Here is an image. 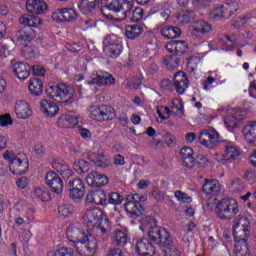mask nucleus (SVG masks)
Here are the masks:
<instances>
[{
    "label": "nucleus",
    "instance_id": "nucleus-50",
    "mask_svg": "<svg viewBox=\"0 0 256 256\" xmlns=\"http://www.w3.org/2000/svg\"><path fill=\"white\" fill-rule=\"evenodd\" d=\"M234 227L251 229V222H249V218L242 216L236 221Z\"/></svg>",
    "mask_w": 256,
    "mask_h": 256
},
{
    "label": "nucleus",
    "instance_id": "nucleus-29",
    "mask_svg": "<svg viewBox=\"0 0 256 256\" xmlns=\"http://www.w3.org/2000/svg\"><path fill=\"white\" fill-rule=\"evenodd\" d=\"M40 109L46 117H55V115H59V106L55 102L47 99L40 102Z\"/></svg>",
    "mask_w": 256,
    "mask_h": 256
},
{
    "label": "nucleus",
    "instance_id": "nucleus-13",
    "mask_svg": "<svg viewBox=\"0 0 256 256\" xmlns=\"http://www.w3.org/2000/svg\"><path fill=\"white\" fill-rule=\"evenodd\" d=\"M70 199H83L85 197V184L83 180L77 178L70 180L67 185Z\"/></svg>",
    "mask_w": 256,
    "mask_h": 256
},
{
    "label": "nucleus",
    "instance_id": "nucleus-7",
    "mask_svg": "<svg viewBox=\"0 0 256 256\" xmlns=\"http://www.w3.org/2000/svg\"><path fill=\"white\" fill-rule=\"evenodd\" d=\"M239 213V204L233 198H224L216 206V215L222 221L233 219Z\"/></svg>",
    "mask_w": 256,
    "mask_h": 256
},
{
    "label": "nucleus",
    "instance_id": "nucleus-6",
    "mask_svg": "<svg viewBox=\"0 0 256 256\" xmlns=\"http://www.w3.org/2000/svg\"><path fill=\"white\" fill-rule=\"evenodd\" d=\"M84 221L87 227H96L102 235H107V231H109V220H103V211L97 208L87 210L84 214Z\"/></svg>",
    "mask_w": 256,
    "mask_h": 256
},
{
    "label": "nucleus",
    "instance_id": "nucleus-51",
    "mask_svg": "<svg viewBox=\"0 0 256 256\" xmlns=\"http://www.w3.org/2000/svg\"><path fill=\"white\" fill-rule=\"evenodd\" d=\"M160 88L164 93H172L173 92V83L171 80L164 78L160 83Z\"/></svg>",
    "mask_w": 256,
    "mask_h": 256
},
{
    "label": "nucleus",
    "instance_id": "nucleus-52",
    "mask_svg": "<svg viewBox=\"0 0 256 256\" xmlns=\"http://www.w3.org/2000/svg\"><path fill=\"white\" fill-rule=\"evenodd\" d=\"M174 195H175L176 199H178V201H180L181 203H191V201H193L191 196H189L186 193L179 191V190L176 191Z\"/></svg>",
    "mask_w": 256,
    "mask_h": 256
},
{
    "label": "nucleus",
    "instance_id": "nucleus-56",
    "mask_svg": "<svg viewBox=\"0 0 256 256\" xmlns=\"http://www.w3.org/2000/svg\"><path fill=\"white\" fill-rule=\"evenodd\" d=\"M0 125L1 127H7V125H13V120L11 119V115L6 114L0 116Z\"/></svg>",
    "mask_w": 256,
    "mask_h": 256
},
{
    "label": "nucleus",
    "instance_id": "nucleus-54",
    "mask_svg": "<svg viewBox=\"0 0 256 256\" xmlns=\"http://www.w3.org/2000/svg\"><path fill=\"white\" fill-rule=\"evenodd\" d=\"M85 1L87 2L86 7L88 11H93V9H95V6L97 5V3H99L100 0H81V4H79L78 7H83Z\"/></svg>",
    "mask_w": 256,
    "mask_h": 256
},
{
    "label": "nucleus",
    "instance_id": "nucleus-43",
    "mask_svg": "<svg viewBox=\"0 0 256 256\" xmlns=\"http://www.w3.org/2000/svg\"><path fill=\"white\" fill-rule=\"evenodd\" d=\"M180 60L175 55H166L164 57V64L168 69H175L179 67Z\"/></svg>",
    "mask_w": 256,
    "mask_h": 256
},
{
    "label": "nucleus",
    "instance_id": "nucleus-48",
    "mask_svg": "<svg viewBox=\"0 0 256 256\" xmlns=\"http://www.w3.org/2000/svg\"><path fill=\"white\" fill-rule=\"evenodd\" d=\"M247 23V16L241 15V16H235V18L232 20V27L235 29H241V27H245V24Z\"/></svg>",
    "mask_w": 256,
    "mask_h": 256
},
{
    "label": "nucleus",
    "instance_id": "nucleus-45",
    "mask_svg": "<svg viewBox=\"0 0 256 256\" xmlns=\"http://www.w3.org/2000/svg\"><path fill=\"white\" fill-rule=\"evenodd\" d=\"M107 199V204L110 205H121L123 203V196L117 192L109 193Z\"/></svg>",
    "mask_w": 256,
    "mask_h": 256
},
{
    "label": "nucleus",
    "instance_id": "nucleus-3",
    "mask_svg": "<svg viewBox=\"0 0 256 256\" xmlns=\"http://www.w3.org/2000/svg\"><path fill=\"white\" fill-rule=\"evenodd\" d=\"M19 23L24 27L16 33V41L18 43H27L35 37V30L31 27L37 28L43 20L39 16L24 14L19 18Z\"/></svg>",
    "mask_w": 256,
    "mask_h": 256
},
{
    "label": "nucleus",
    "instance_id": "nucleus-10",
    "mask_svg": "<svg viewBox=\"0 0 256 256\" xmlns=\"http://www.w3.org/2000/svg\"><path fill=\"white\" fill-rule=\"evenodd\" d=\"M90 119L103 123L115 119V110L109 105L93 106L90 110Z\"/></svg>",
    "mask_w": 256,
    "mask_h": 256
},
{
    "label": "nucleus",
    "instance_id": "nucleus-63",
    "mask_svg": "<svg viewBox=\"0 0 256 256\" xmlns=\"http://www.w3.org/2000/svg\"><path fill=\"white\" fill-rule=\"evenodd\" d=\"M244 177L245 179H247L250 182L256 181V176H255V172L251 171V170H247L244 173Z\"/></svg>",
    "mask_w": 256,
    "mask_h": 256
},
{
    "label": "nucleus",
    "instance_id": "nucleus-55",
    "mask_svg": "<svg viewBox=\"0 0 256 256\" xmlns=\"http://www.w3.org/2000/svg\"><path fill=\"white\" fill-rule=\"evenodd\" d=\"M196 165L197 167H200L203 169L207 167V165H209V160L207 159V157L203 155H199L196 159Z\"/></svg>",
    "mask_w": 256,
    "mask_h": 256
},
{
    "label": "nucleus",
    "instance_id": "nucleus-33",
    "mask_svg": "<svg viewBox=\"0 0 256 256\" xmlns=\"http://www.w3.org/2000/svg\"><path fill=\"white\" fill-rule=\"evenodd\" d=\"M203 193L206 195H219L221 191V184L218 180H205V183L202 186Z\"/></svg>",
    "mask_w": 256,
    "mask_h": 256
},
{
    "label": "nucleus",
    "instance_id": "nucleus-36",
    "mask_svg": "<svg viewBox=\"0 0 256 256\" xmlns=\"http://www.w3.org/2000/svg\"><path fill=\"white\" fill-rule=\"evenodd\" d=\"M127 232L117 229L112 234V243L116 245V247H125L127 245Z\"/></svg>",
    "mask_w": 256,
    "mask_h": 256
},
{
    "label": "nucleus",
    "instance_id": "nucleus-25",
    "mask_svg": "<svg viewBox=\"0 0 256 256\" xmlns=\"http://www.w3.org/2000/svg\"><path fill=\"white\" fill-rule=\"evenodd\" d=\"M86 202L93 203L94 205H101L102 207H106L107 194L105 193V191H102V190L89 192L86 195Z\"/></svg>",
    "mask_w": 256,
    "mask_h": 256
},
{
    "label": "nucleus",
    "instance_id": "nucleus-41",
    "mask_svg": "<svg viewBox=\"0 0 256 256\" xmlns=\"http://www.w3.org/2000/svg\"><path fill=\"white\" fill-rule=\"evenodd\" d=\"M177 19L183 25L191 23L192 19H195V12L193 10L182 11L177 15Z\"/></svg>",
    "mask_w": 256,
    "mask_h": 256
},
{
    "label": "nucleus",
    "instance_id": "nucleus-17",
    "mask_svg": "<svg viewBox=\"0 0 256 256\" xmlns=\"http://www.w3.org/2000/svg\"><path fill=\"white\" fill-rule=\"evenodd\" d=\"M86 182L90 187H105L109 183V177L97 171L90 172L86 177Z\"/></svg>",
    "mask_w": 256,
    "mask_h": 256
},
{
    "label": "nucleus",
    "instance_id": "nucleus-37",
    "mask_svg": "<svg viewBox=\"0 0 256 256\" xmlns=\"http://www.w3.org/2000/svg\"><path fill=\"white\" fill-rule=\"evenodd\" d=\"M28 89L31 95H34L35 97H39L43 93V80L39 78H33L30 81Z\"/></svg>",
    "mask_w": 256,
    "mask_h": 256
},
{
    "label": "nucleus",
    "instance_id": "nucleus-59",
    "mask_svg": "<svg viewBox=\"0 0 256 256\" xmlns=\"http://www.w3.org/2000/svg\"><path fill=\"white\" fill-rule=\"evenodd\" d=\"M32 72L36 77H43V75H45V68L40 65H35L32 67Z\"/></svg>",
    "mask_w": 256,
    "mask_h": 256
},
{
    "label": "nucleus",
    "instance_id": "nucleus-18",
    "mask_svg": "<svg viewBox=\"0 0 256 256\" xmlns=\"http://www.w3.org/2000/svg\"><path fill=\"white\" fill-rule=\"evenodd\" d=\"M192 34L194 37H197L198 39H202V37H205L208 33H211L213 29V25L211 23L205 21V20H198L194 22L192 25Z\"/></svg>",
    "mask_w": 256,
    "mask_h": 256
},
{
    "label": "nucleus",
    "instance_id": "nucleus-61",
    "mask_svg": "<svg viewBox=\"0 0 256 256\" xmlns=\"http://www.w3.org/2000/svg\"><path fill=\"white\" fill-rule=\"evenodd\" d=\"M107 256H123V250H121V248L112 247L108 250Z\"/></svg>",
    "mask_w": 256,
    "mask_h": 256
},
{
    "label": "nucleus",
    "instance_id": "nucleus-12",
    "mask_svg": "<svg viewBox=\"0 0 256 256\" xmlns=\"http://www.w3.org/2000/svg\"><path fill=\"white\" fill-rule=\"evenodd\" d=\"M104 8L109 9V11H114V13H119L120 11H126L129 13V9H133V0H103Z\"/></svg>",
    "mask_w": 256,
    "mask_h": 256
},
{
    "label": "nucleus",
    "instance_id": "nucleus-2",
    "mask_svg": "<svg viewBox=\"0 0 256 256\" xmlns=\"http://www.w3.org/2000/svg\"><path fill=\"white\" fill-rule=\"evenodd\" d=\"M46 96L57 103L71 105L73 97H75V88L64 83H52L46 88Z\"/></svg>",
    "mask_w": 256,
    "mask_h": 256
},
{
    "label": "nucleus",
    "instance_id": "nucleus-47",
    "mask_svg": "<svg viewBox=\"0 0 256 256\" xmlns=\"http://www.w3.org/2000/svg\"><path fill=\"white\" fill-rule=\"evenodd\" d=\"M34 193L36 197L41 201H49L51 199V196L49 195V191H47V188H37L35 189Z\"/></svg>",
    "mask_w": 256,
    "mask_h": 256
},
{
    "label": "nucleus",
    "instance_id": "nucleus-40",
    "mask_svg": "<svg viewBox=\"0 0 256 256\" xmlns=\"http://www.w3.org/2000/svg\"><path fill=\"white\" fill-rule=\"evenodd\" d=\"M76 123H77V118L69 115L61 116L58 119V125L63 129H71Z\"/></svg>",
    "mask_w": 256,
    "mask_h": 256
},
{
    "label": "nucleus",
    "instance_id": "nucleus-53",
    "mask_svg": "<svg viewBox=\"0 0 256 256\" xmlns=\"http://www.w3.org/2000/svg\"><path fill=\"white\" fill-rule=\"evenodd\" d=\"M165 256H181V251L177 248V246L171 244L166 247Z\"/></svg>",
    "mask_w": 256,
    "mask_h": 256
},
{
    "label": "nucleus",
    "instance_id": "nucleus-30",
    "mask_svg": "<svg viewBox=\"0 0 256 256\" xmlns=\"http://www.w3.org/2000/svg\"><path fill=\"white\" fill-rule=\"evenodd\" d=\"M93 85H115V79L109 72H97L96 76L92 77Z\"/></svg>",
    "mask_w": 256,
    "mask_h": 256
},
{
    "label": "nucleus",
    "instance_id": "nucleus-35",
    "mask_svg": "<svg viewBox=\"0 0 256 256\" xmlns=\"http://www.w3.org/2000/svg\"><path fill=\"white\" fill-rule=\"evenodd\" d=\"M161 36L165 39H177L181 37V28L177 26H164L161 31Z\"/></svg>",
    "mask_w": 256,
    "mask_h": 256
},
{
    "label": "nucleus",
    "instance_id": "nucleus-21",
    "mask_svg": "<svg viewBox=\"0 0 256 256\" xmlns=\"http://www.w3.org/2000/svg\"><path fill=\"white\" fill-rule=\"evenodd\" d=\"M12 71L21 81H25L31 75V66L25 62H12Z\"/></svg>",
    "mask_w": 256,
    "mask_h": 256
},
{
    "label": "nucleus",
    "instance_id": "nucleus-1",
    "mask_svg": "<svg viewBox=\"0 0 256 256\" xmlns=\"http://www.w3.org/2000/svg\"><path fill=\"white\" fill-rule=\"evenodd\" d=\"M66 235L68 241L74 243L78 255L95 256L97 253L99 240L89 230L85 231L81 223L71 224L66 230Z\"/></svg>",
    "mask_w": 256,
    "mask_h": 256
},
{
    "label": "nucleus",
    "instance_id": "nucleus-19",
    "mask_svg": "<svg viewBox=\"0 0 256 256\" xmlns=\"http://www.w3.org/2000/svg\"><path fill=\"white\" fill-rule=\"evenodd\" d=\"M136 253L140 256H154L155 246L147 238L139 239L136 243Z\"/></svg>",
    "mask_w": 256,
    "mask_h": 256
},
{
    "label": "nucleus",
    "instance_id": "nucleus-60",
    "mask_svg": "<svg viewBox=\"0 0 256 256\" xmlns=\"http://www.w3.org/2000/svg\"><path fill=\"white\" fill-rule=\"evenodd\" d=\"M232 187L234 191H241L243 189V180H241L240 178H235L232 181Z\"/></svg>",
    "mask_w": 256,
    "mask_h": 256
},
{
    "label": "nucleus",
    "instance_id": "nucleus-28",
    "mask_svg": "<svg viewBox=\"0 0 256 256\" xmlns=\"http://www.w3.org/2000/svg\"><path fill=\"white\" fill-rule=\"evenodd\" d=\"M243 119H245V112L236 111L231 116L226 117L224 123L229 131H233L239 127Z\"/></svg>",
    "mask_w": 256,
    "mask_h": 256
},
{
    "label": "nucleus",
    "instance_id": "nucleus-11",
    "mask_svg": "<svg viewBox=\"0 0 256 256\" xmlns=\"http://www.w3.org/2000/svg\"><path fill=\"white\" fill-rule=\"evenodd\" d=\"M239 11V5L237 2H226L225 4L213 9L211 11L212 19H230L232 15H235Z\"/></svg>",
    "mask_w": 256,
    "mask_h": 256
},
{
    "label": "nucleus",
    "instance_id": "nucleus-58",
    "mask_svg": "<svg viewBox=\"0 0 256 256\" xmlns=\"http://www.w3.org/2000/svg\"><path fill=\"white\" fill-rule=\"evenodd\" d=\"M181 159H187V157L193 156V148L191 147H183L180 150Z\"/></svg>",
    "mask_w": 256,
    "mask_h": 256
},
{
    "label": "nucleus",
    "instance_id": "nucleus-62",
    "mask_svg": "<svg viewBox=\"0 0 256 256\" xmlns=\"http://www.w3.org/2000/svg\"><path fill=\"white\" fill-rule=\"evenodd\" d=\"M165 141H166V145H168V147H173V145H175V143H177V139L171 134L165 135Z\"/></svg>",
    "mask_w": 256,
    "mask_h": 256
},
{
    "label": "nucleus",
    "instance_id": "nucleus-4",
    "mask_svg": "<svg viewBox=\"0 0 256 256\" xmlns=\"http://www.w3.org/2000/svg\"><path fill=\"white\" fill-rule=\"evenodd\" d=\"M5 161L9 163V169L13 175H25L29 169V159L25 154H15L6 150L3 154Z\"/></svg>",
    "mask_w": 256,
    "mask_h": 256
},
{
    "label": "nucleus",
    "instance_id": "nucleus-27",
    "mask_svg": "<svg viewBox=\"0 0 256 256\" xmlns=\"http://www.w3.org/2000/svg\"><path fill=\"white\" fill-rule=\"evenodd\" d=\"M26 9L28 13L41 15L47 11V3H45L43 0H27Z\"/></svg>",
    "mask_w": 256,
    "mask_h": 256
},
{
    "label": "nucleus",
    "instance_id": "nucleus-46",
    "mask_svg": "<svg viewBox=\"0 0 256 256\" xmlns=\"http://www.w3.org/2000/svg\"><path fill=\"white\" fill-rule=\"evenodd\" d=\"M75 250L73 248L69 247H62L56 252H52L49 254V256H74Z\"/></svg>",
    "mask_w": 256,
    "mask_h": 256
},
{
    "label": "nucleus",
    "instance_id": "nucleus-22",
    "mask_svg": "<svg viewBox=\"0 0 256 256\" xmlns=\"http://www.w3.org/2000/svg\"><path fill=\"white\" fill-rule=\"evenodd\" d=\"M242 135L250 147H256V121L246 124L242 129Z\"/></svg>",
    "mask_w": 256,
    "mask_h": 256
},
{
    "label": "nucleus",
    "instance_id": "nucleus-23",
    "mask_svg": "<svg viewBox=\"0 0 256 256\" xmlns=\"http://www.w3.org/2000/svg\"><path fill=\"white\" fill-rule=\"evenodd\" d=\"M174 87L176 93H179V95H183V93L187 91V87H189V79L185 72L179 71L174 75Z\"/></svg>",
    "mask_w": 256,
    "mask_h": 256
},
{
    "label": "nucleus",
    "instance_id": "nucleus-14",
    "mask_svg": "<svg viewBox=\"0 0 256 256\" xmlns=\"http://www.w3.org/2000/svg\"><path fill=\"white\" fill-rule=\"evenodd\" d=\"M78 14L73 8H61L57 9L53 14L52 18L55 21L73 23V21H77Z\"/></svg>",
    "mask_w": 256,
    "mask_h": 256
},
{
    "label": "nucleus",
    "instance_id": "nucleus-9",
    "mask_svg": "<svg viewBox=\"0 0 256 256\" xmlns=\"http://www.w3.org/2000/svg\"><path fill=\"white\" fill-rule=\"evenodd\" d=\"M148 237L150 241H153L159 247L167 248L173 245V237H171L169 231L159 226H151L148 229Z\"/></svg>",
    "mask_w": 256,
    "mask_h": 256
},
{
    "label": "nucleus",
    "instance_id": "nucleus-5",
    "mask_svg": "<svg viewBox=\"0 0 256 256\" xmlns=\"http://www.w3.org/2000/svg\"><path fill=\"white\" fill-rule=\"evenodd\" d=\"M250 235L251 228L233 227L235 256H251V253H249V247L247 246V239H249Z\"/></svg>",
    "mask_w": 256,
    "mask_h": 256
},
{
    "label": "nucleus",
    "instance_id": "nucleus-64",
    "mask_svg": "<svg viewBox=\"0 0 256 256\" xmlns=\"http://www.w3.org/2000/svg\"><path fill=\"white\" fill-rule=\"evenodd\" d=\"M17 187L20 189H25L27 187V178L26 177H21L16 181Z\"/></svg>",
    "mask_w": 256,
    "mask_h": 256
},
{
    "label": "nucleus",
    "instance_id": "nucleus-34",
    "mask_svg": "<svg viewBox=\"0 0 256 256\" xmlns=\"http://www.w3.org/2000/svg\"><path fill=\"white\" fill-rule=\"evenodd\" d=\"M123 51V45L119 42L109 43L104 47V53L112 59H117Z\"/></svg>",
    "mask_w": 256,
    "mask_h": 256
},
{
    "label": "nucleus",
    "instance_id": "nucleus-26",
    "mask_svg": "<svg viewBox=\"0 0 256 256\" xmlns=\"http://www.w3.org/2000/svg\"><path fill=\"white\" fill-rule=\"evenodd\" d=\"M14 111L18 119H27L33 115L31 106L25 100H19L15 103Z\"/></svg>",
    "mask_w": 256,
    "mask_h": 256
},
{
    "label": "nucleus",
    "instance_id": "nucleus-24",
    "mask_svg": "<svg viewBox=\"0 0 256 256\" xmlns=\"http://www.w3.org/2000/svg\"><path fill=\"white\" fill-rule=\"evenodd\" d=\"M207 139L210 140V144L217 147L223 141L219 140V132L215 129H204L200 132L199 135V142L200 143H207Z\"/></svg>",
    "mask_w": 256,
    "mask_h": 256
},
{
    "label": "nucleus",
    "instance_id": "nucleus-20",
    "mask_svg": "<svg viewBox=\"0 0 256 256\" xmlns=\"http://www.w3.org/2000/svg\"><path fill=\"white\" fill-rule=\"evenodd\" d=\"M87 158L92 165L101 169H107L111 165V162L103 153L90 152L87 154Z\"/></svg>",
    "mask_w": 256,
    "mask_h": 256
},
{
    "label": "nucleus",
    "instance_id": "nucleus-57",
    "mask_svg": "<svg viewBox=\"0 0 256 256\" xmlns=\"http://www.w3.org/2000/svg\"><path fill=\"white\" fill-rule=\"evenodd\" d=\"M184 167L188 169H193L195 167V158L193 156H188L186 158H182Z\"/></svg>",
    "mask_w": 256,
    "mask_h": 256
},
{
    "label": "nucleus",
    "instance_id": "nucleus-44",
    "mask_svg": "<svg viewBox=\"0 0 256 256\" xmlns=\"http://www.w3.org/2000/svg\"><path fill=\"white\" fill-rule=\"evenodd\" d=\"M74 169L75 171H77V173H87L89 172V169H91V167L89 166V162L81 159L78 162L74 163Z\"/></svg>",
    "mask_w": 256,
    "mask_h": 256
},
{
    "label": "nucleus",
    "instance_id": "nucleus-39",
    "mask_svg": "<svg viewBox=\"0 0 256 256\" xmlns=\"http://www.w3.org/2000/svg\"><path fill=\"white\" fill-rule=\"evenodd\" d=\"M222 143H226L224 145L225 147V157L228 159V161H234V159H237L239 157V150L233 145H231V142L228 141H222Z\"/></svg>",
    "mask_w": 256,
    "mask_h": 256
},
{
    "label": "nucleus",
    "instance_id": "nucleus-31",
    "mask_svg": "<svg viewBox=\"0 0 256 256\" xmlns=\"http://www.w3.org/2000/svg\"><path fill=\"white\" fill-rule=\"evenodd\" d=\"M145 15V10L141 7H137L131 11V9L124 10V17L122 19H129L130 23H137L141 25V21H143V16Z\"/></svg>",
    "mask_w": 256,
    "mask_h": 256
},
{
    "label": "nucleus",
    "instance_id": "nucleus-49",
    "mask_svg": "<svg viewBox=\"0 0 256 256\" xmlns=\"http://www.w3.org/2000/svg\"><path fill=\"white\" fill-rule=\"evenodd\" d=\"M170 108L173 111H176L177 115H183L184 110H183V102L179 99H174L170 103Z\"/></svg>",
    "mask_w": 256,
    "mask_h": 256
},
{
    "label": "nucleus",
    "instance_id": "nucleus-38",
    "mask_svg": "<svg viewBox=\"0 0 256 256\" xmlns=\"http://www.w3.org/2000/svg\"><path fill=\"white\" fill-rule=\"evenodd\" d=\"M143 33V26L141 24L128 25L126 27L125 35L127 39H137Z\"/></svg>",
    "mask_w": 256,
    "mask_h": 256
},
{
    "label": "nucleus",
    "instance_id": "nucleus-32",
    "mask_svg": "<svg viewBox=\"0 0 256 256\" xmlns=\"http://www.w3.org/2000/svg\"><path fill=\"white\" fill-rule=\"evenodd\" d=\"M52 167L54 171H57V173L63 177V179H69V177L73 175L71 168H69V165H67L63 160H55L52 163Z\"/></svg>",
    "mask_w": 256,
    "mask_h": 256
},
{
    "label": "nucleus",
    "instance_id": "nucleus-42",
    "mask_svg": "<svg viewBox=\"0 0 256 256\" xmlns=\"http://www.w3.org/2000/svg\"><path fill=\"white\" fill-rule=\"evenodd\" d=\"M58 213L63 219H69V217H73L75 209L69 204H64L58 208Z\"/></svg>",
    "mask_w": 256,
    "mask_h": 256
},
{
    "label": "nucleus",
    "instance_id": "nucleus-16",
    "mask_svg": "<svg viewBox=\"0 0 256 256\" xmlns=\"http://www.w3.org/2000/svg\"><path fill=\"white\" fill-rule=\"evenodd\" d=\"M165 49L177 56L185 55L189 51V44L183 40H172L165 45Z\"/></svg>",
    "mask_w": 256,
    "mask_h": 256
},
{
    "label": "nucleus",
    "instance_id": "nucleus-15",
    "mask_svg": "<svg viewBox=\"0 0 256 256\" xmlns=\"http://www.w3.org/2000/svg\"><path fill=\"white\" fill-rule=\"evenodd\" d=\"M46 183L57 195H61V193H63V180L55 171H50L46 174Z\"/></svg>",
    "mask_w": 256,
    "mask_h": 256
},
{
    "label": "nucleus",
    "instance_id": "nucleus-8",
    "mask_svg": "<svg viewBox=\"0 0 256 256\" xmlns=\"http://www.w3.org/2000/svg\"><path fill=\"white\" fill-rule=\"evenodd\" d=\"M147 201V196L140 194H129L124 204L125 211L130 217H141L145 213L143 203Z\"/></svg>",
    "mask_w": 256,
    "mask_h": 256
}]
</instances>
